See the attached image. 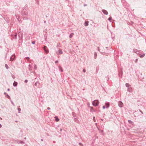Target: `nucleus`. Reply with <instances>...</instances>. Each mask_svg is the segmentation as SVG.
I'll use <instances>...</instances> for the list:
<instances>
[{"label":"nucleus","mask_w":146,"mask_h":146,"mask_svg":"<svg viewBox=\"0 0 146 146\" xmlns=\"http://www.w3.org/2000/svg\"><path fill=\"white\" fill-rule=\"evenodd\" d=\"M98 104L99 102L97 100H95L93 102V104L95 106H97L98 105Z\"/></svg>","instance_id":"f257e3e1"},{"label":"nucleus","mask_w":146,"mask_h":146,"mask_svg":"<svg viewBox=\"0 0 146 146\" xmlns=\"http://www.w3.org/2000/svg\"><path fill=\"white\" fill-rule=\"evenodd\" d=\"M44 48L46 53H47L48 52V50L46 46H44Z\"/></svg>","instance_id":"f03ea898"},{"label":"nucleus","mask_w":146,"mask_h":146,"mask_svg":"<svg viewBox=\"0 0 146 146\" xmlns=\"http://www.w3.org/2000/svg\"><path fill=\"white\" fill-rule=\"evenodd\" d=\"M123 105V103L122 102H121L120 101H119L118 102V105L120 107H122V106Z\"/></svg>","instance_id":"7ed1b4c3"},{"label":"nucleus","mask_w":146,"mask_h":146,"mask_svg":"<svg viewBox=\"0 0 146 146\" xmlns=\"http://www.w3.org/2000/svg\"><path fill=\"white\" fill-rule=\"evenodd\" d=\"M102 11L105 15H107L108 14V12L105 10H102Z\"/></svg>","instance_id":"20e7f679"},{"label":"nucleus","mask_w":146,"mask_h":146,"mask_svg":"<svg viewBox=\"0 0 146 146\" xmlns=\"http://www.w3.org/2000/svg\"><path fill=\"white\" fill-rule=\"evenodd\" d=\"M15 55H13L11 57V58H10V60L11 61H12L13 60V59L15 58Z\"/></svg>","instance_id":"39448f33"},{"label":"nucleus","mask_w":146,"mask_h":146,"mask_svg":"<svg viewBox=\"0 0 146 146\" xmlns=\"http://www.w3.org/2000/svg\"><path fill=\"white\" fill-rule=\"evenodd\" d=\"M85 26H87L88 25V21H86L85 23Z\"/></svg>","instance_id":"423d86ee"},{"label":"nucleus","mask_w":146,"mask_h":146,"mask_svg":"<svg viewBox=\"0 0 146 146\" xmlns=\"http://www.w3.org/2000/svg\"><path fill=\"white\" fill-rule=\"evenodd\" d=\"M106 108H108L109 106V103H107L106 104Z\"/></svg>","instance_id":"0eeeda50"},{"label":"nucleus","mask_w":146,"mask_h":146,"mask_svg":"<svg viewBox=\"0 0 146 146\" xmlns=\"http://www.w3.org/2000/svg\"><path fill=\"white\" fill-rule=\"evenodd\" d=\"M17 84V82H14L13 84V85L14 86H16Z\"/></svg>","instance_id":"6e6552de"},{"label":"nucleus","mask_w":146,"mask_h":146,"mask_svg":"<svg viewBox=\"0 0 146 146\" xmlns=\"http://www.w3.org/2000/svg\"><path fill=\"white\" fill-rule=\"evenodd\" d=\"M55 120L56 121H59V119L56 117H55Z\"/></svg>","instance_id":"1a4fd4ad"},{"label":"nucleus","mask_w":146,"mask_h":146,"mask_svg":"<svg viewBox=\"0 0 146 146\" xmlns=\"http://www.w3.org/2000/svg\"><path fill=\"white\" fill-rule=\"evenodd\" d=\"M139 56L140 57H143L144 56L145 54H143L142 55H141V54H140L139 55Z\"/></svg>","instance_id":"9d476101"},{"label":"nucleus","mask_w":146,"mask_h":146,"mask_svg":"<svg viewBox=\"0 0 146 146\" xmlns=\"http://www.w3.org/2000/svg\"><path fill=\"white\" fill-rule=\"evenodd\" d=\"M112 19V18L111 17H110L109 19H108V20H109V21H110Z\"/></svg>","instance_id":"9b49d317"},{"label":"nucleus","mask_w":146,"mask_h":146,"mask_svg":"<svg viewBox=\"0 0 146 146\" xmlns=\"http://www.w3.org/2000/svg\"><path fill=\"white\" fill-rule=\"evenodd\" d=\"M58 52L59 54H61L62 53V51H61L60 50H59Z\"/></svg>","instance_id":"f8f14e48"},{"label":"nucleus","mask_w":146,"mask_h":146,"mask_svg":"<svg viewBox=\"0 0 146 146\" xmlns=\"http://www.w3.org/2000/svg\"><path fill=\"white\" fill-rule=\"evenodd\" d=\"M35 41H33V42H32V43L33 44H35Z\"/></svg>","instance_id":"ddd939ff"},{"label":"nucleus","mask_w":146,"mask_h":146,"mask_svg":"<svg viewBox=\"0 0 146 146\" xmlns=\"http://www.w3.org/2000/svg\"><path fill=\"white\" fill-rule=\"evenodd\" d=\"M83 71L84 72H86V70L85 69H84L83 70Z\"/></svg>","instance_id":"4468645a"},{"label":"nucleus","mask_w":146,"mask_h":146,"mask_svg":"<svg viewBox=\"0 0 146 146\" xmlns=\"http://www.w3.org/2000/svg\"><path fill=\"white\" fill-rule=\"evenodd\" d=\"M103 109H105V106H103Z\"/></svg>","instance_id":"2eb2a0df"},{"label":"nucleus","mask_w":146,"mask_h":146,"mask_svg":"<svg viewBox=\"0 0 146 146\" xmlns=\"http://www.w3.org/2000/svg\"><path fill=\"white\" fill-rule=\"evenodd\" d=\"M5 66H6V68H8L7 67H8V66L7 65V64H6L5 65Z\"/></svg>","instance_id":"dca6fc26"},{"label":"nucleus","mask_w":146,"mask_h":146,"mask_svg":"<svg viewBox=\"0 0 146 146\" xmlns=\"http://www.w3.org/2000/svg\"><path fill=\"white\" fill-rule=\"evenodd\" d=\"M29 57H27V58H26V59H27L28 60H29Z\"/></svg>","instance_id":"f3484780"},{"label":"nucleus","mask_w":146,"mask_h":146,"mask_svg":"<svg viewBox=\"0 0 146 146\" xmlns=\"http://www.w3.org/2000/svg\"><path fill=\"white\" fill-rule=\"evenodd\" d=\"M72 36L71 35L70 36V38H71L72 37Z\"/></svg>","instance_id":"a211bd4d"},{"label":"nucleus","mask_w":146,"mask_h":146,"mask_svg":"<svg viewBox=\"0 0 146 146\" xmlns=\"http://www.w3.org/2000/svg\"><path fill=\"white\" fill-rule=\"evenodd\" d=\"M60 70H61V71H63V70H62V68H60Z\"/></svg>","instance_id":"6ab92c4d"},{"label":"nucleus","mask_w":146,"mask_h":146,"mask_svg":"<svg viewBox=\"0 0 146 146\" xmlns=\"http://www.w3.org/2000/svg\"><path fill=\"white\" fill-rule=\"evenodd\" d=\"M90 108H91V109H93V108L92 107H90Z\"/></svg>","instance_id":"aec40b11"},{"label":"nucleus","mask_w":146,"mask_h":146,"mask_svg":"<svg viewBox=\"0 0 146 146\" xmlns=\"http://www.w3.org/2000/svg\"><path fill=\"white\" fill-rule=\"evenodd\" d=\"M126 85L127 86H128V84H126Z\"/></svg>","instance_id":"412c9836"},{"label":"nucleus","mask_w":146,"mask_h":146,"mask_svg":"<svg viewBox=\"0 0 146 146\" xmlns=\"http://www.w3.org/2000/svg\"><path fill=\"white\" fill-rule=\"evenodd\" d=\"M126 85L127 86H128V84H126Z\"/></svg>","instance_id":"4be33fe9"},{"label":"nucleus","mask_w":146,"mask_h":146,"mask_svg":"<svg viewBox=\"0 0 146 146\" xmlns=\"http://www.w3.org/2000/svg\"><path fill=\"white\" fill-rule=\"evenodd\" d=\"M47 109H48V110H49L50 109V108H47Z\"/></svg>","instance_id":"5701e85b"},{"label":"nucleus","mask_w":146,"mask_h":146,"mask_svg":"<svg viewBox=\"0 0 146 146\" xmlns=\"http://www.w3.org/2000/svg\"><path fill=\"white\" fill-rule=\"evenodd\" d=\"M79 144H80V145H81V143H79Z\"/></svg>","instance_id":"b1692460"},{"label":"nucleus","mask_w":146,"mask_h":146,"mask_svg":"<svg viewBox=\"0 0 146 146\" xmlns=\"http://www.w3.org/2000/svg\"><path fill=\"white\" fill-rule=\"evenodd\" d=\"M25 81L26 82H27V81Z\"/></svg>","instance_id":"393cba45"},{"label":"nucleus","mask_w":146,"mask_h":146,"mask_svg":"<svg viewBox=\"0 0 146 146\" xmlns=\"http://www.w3.org/2000/svg\"><path fill=\"white\" fill-rule=\"evenodd\" d=\"M1 125H0V127H1Z\"/></svg>","instance_id":"a878e982"}]
</instances>
